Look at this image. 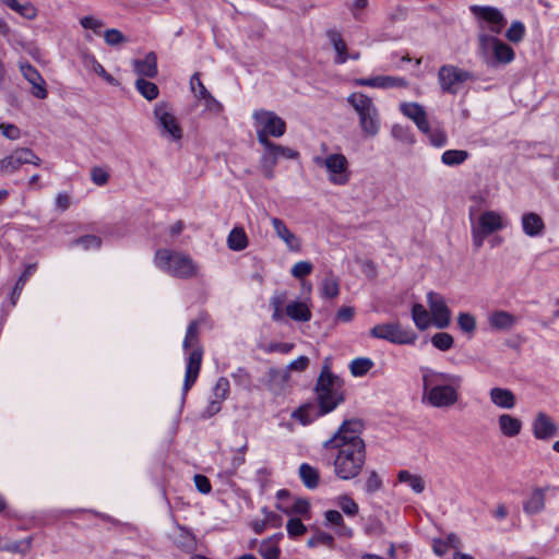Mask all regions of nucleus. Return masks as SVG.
I'll return each mask as SVG.
<instances>
[{
    "label": "nucleus",
    "mask_w": 559,
    "mask_h": 559,
    "mask_svg": "<svg viewBox=\"0 0 559 559\" xmlns=\"http://www.w3.org/2000/svg\"><path fill=\"white\" fill-rule=\"evenodd\" d=\"M135 86L138 91L141 93V95L148 100L155 99L158 95L157 85L144 79H138L135 82Z\"/></svg>",
    "instance_id": "45"
},
{
    "label": "nucleus",
    "mask_w": 559,
    "mask_h": 559,
    "mask_svg": "<svg viewBox=\"0 0 559 559\" xmlns=\"http://www.w3.org/2000/svg\"><path fill=\"white\" fill-rule=\"evenodd\" d=\"M313 270V265L309 261H299L295 263L290 270V274L295 278H304L305 276L309 275Z\"/></svg>",
    "instance_id": "53"
},
{
    "label": "nucleus",
    "mask_w": 559,
    "mask_h": 559,
    "mask_svg": "<svg viewBox=\"0 0 559 559\" xmlns=\"http://www.w3.org/2000/svg\"><path fill=\"white\" fill-rule=\"evenodd\" d=\"M286 530L288 535L293 538L299 537L307 532L305 524L297 518H293L287 522Z\"/></svg>",
    "instance_id": "54"
},
{
    "label": "nucleus",
    "mask_w": 559,
    "mask_h": 559,
    "mask_svg": "<svg viewBox=\"0 0 559 559\" xmlns=\"http://www.w3.org/2000/svg\"><path fill=\"white\" fill-rule=\"evenodd\" d=\"M347 103L358 116V123L362 134L376 138L381 130V116L372 98L361 92H354L347 96Z\"/></svg>",
    "instance_id": "4"
},
{
    "label": "nucleus",
    "mask_w": 559,
    "mask_h": 559,
    "mask_svg": "<svg viewBox=\"0 0 559 559\" xmlns=\"http://www.w3.org/2000/svg\"><path fill=\"white\" fill-rule=\"evenodd\" d=\"M401 483L407 484L416 493H420L425 489V483L419 475H413L408 471L402 469L397 474Z\"/></svg>",
    "instance_id": "38"
},
{
    "label": "nucleus",
    "mask_w": 559,
    "mask_h": 559,
    "mask_svg": "<svg viewBox=\"0 0 559 559\" xmlns=\"http://www.w3.org/2000/svg\"><path fill=\"white\" fill-rule=\"evenodd\" d=\"M372 367L373 361L367 357L355 358L349 365L350 372L354 377L365 376Z\"/></svg>",
    "instance_id": "43"
},
{
    "label": "nucleus",
    "mask_w": 559,
    "mask_h": 559,
    "mask_svg": "<svg viewBox=\"0 0 559 559\" xmlns=\"http://www.w3.org/2000/svg\"><path fill=\"white\" fill-rule=\"evenodd\" d=\"M362 424L358 419L343 421L335 433L323 442L326 450H336L334 474L342 480L356 478L366 463V444L360 438Z\"/></svg>",
    "instance_id": "1"
},
{
    "label": "nucleus",
    "mask_w": 559,
    "mask_h": 559,
    "mask_svg": "<svg viewBox=\"0 0 559 559\" xmlns=\"http://www.w3.org/2000/svg\"><path fill=\"white\" fill-rule=\"evenodd\" d=\"M424 133L429 138V141L433 146L441 147V146L445 145V143H447V134L443 130H440V129L431 130L429 128V132H424Z\"/></svg>",
    "instance_id": "60"
},
{
    "label": "nucleus",
    "mask_w": 559,
    "mask_h": 559,
    "mask_svg": "<svg viewBox=\"0 0 559 559\" xmlns=\"http://www.w3.org/2000/svg\"><path fill=\"white\" fill-rule=\"evenodd\" d=\"M518 322V319L514 314L503 311V310H497L492 311L488 316V323L490 329L495 331H508L511 330L515 323Z\"/></svg>",
    "instance_id": "26"
},
{
    "label": "nucleus",
    "mask_w": 559,
    "mask_h": 559,
    "mask_svg": "<svg viewBox=\"0 0 559 559\" xmlns=\"http://www.w3.org/2000/svg\"><path fill=\"white\" fill-rule=\"evenodd\" d=\"M556 430L557 426L545 413H539L533 421V435L536 439L547 440L556 433Z\"/></svg>",
    "instance_id": "22"
},
{
    "label": "nucleus",
    "mask_w": 559,
    "mask_h": 559,
    "mask_svg": "<svg viewBox=\"0 0 559 559\" xmlns=\"http://www.w3.org/2000/svg\"><path fill=\"white\" fill-rule=\"evenodd\" d=\"M0 2L26 20L33 21L38 15V10L32 2L20 3L17 0H0Z\"/></svg>",
    "instance_id": "30"
},
{
    "label": "nucleus",
    "mask_w": 559,
    "mask_h": 559,
    "mask_svg": "<svg viewBox=\"0 0 559 559\" xmlns=\"http://www.w3.org/2000/svg\"><path fill=\"white\" fill-rule=\"evenodd\" d=\"M337 506L347 515H356L358 513V504L347 495L337 498Z\"/></svg>",
    "instance_id": "52"
},
{
    "label": "nucleus",
    "mask_w": 559,
    "mask_h": 559,
    "mask_svg": "<svg viewBox=\"0 0 559 559\" xmlns=\"http://www.w3.org/2000/svg\"><path fill=\"white\" fill-rule=\"evenodd\" d=\"M285 314L298 322H308L312 317L308 300H293L288 302L285 307Z\"/></svg>",
    "instance_id": "27"
},
{
    "label": "nucleus",
    "mask_w": 559,
    "mask_h": 559,
    "mask_svg": "<svg viewBox=\"0 0 559 559\" xmlns=\"http://www.w3.org/2000/svg\"><path fill=\"white\" fill-rule=\"evenodd\" d=\"M501 40L492 35H488L486 33H479L478 35V49L480 56L487 63L492 62V53L496 50V43H500Z\"/></svg>",
    "instance_id": "32"
},
{
    "label": "nucleus",
    "mask_w": 559,
    "mask_h": 559,
    "mask_svg": "<svg viewBox=\"0 0 559 559\" xmlns=\"http://www.w3.org/2000/svg\"><path fill=\"white\" fill-rule=\"evenodd\" d=\"M20 71L23 78L29 83L31 94L38 98L45 99L48 96L47 84L41 74L28 62L20 63Z\"/></svg>",
    "instance_id": "16"
},
{
    "label": "nucleus",
    "mask_w": 559,
    "mask_h": 559,
    "mask_svg": "<svg viewBox=\"0 0 559 559\" xmlns=\"http://www.w3.org/2000/svg\"><path fill=\"white\" fill-rule=\"evenodd\" d=\"M427 305L432 324L438 329L448 328L451 322V310L447 306L444 298L438 293L429 292L427 294Z\"/></svg>",
    "instance_id": "15"
},
{
    "label": "nucleus",
    "mask_w": 559,
    "mask_h": 559,
    "mask_svg": "<svg viewBox=\"0 0 559 559\" xmlns=\"http://www.w3.org/2000/svg\"><path fill=\"white\" fill-rule=\"evenodd\" d=\"M252 118L254 120L258 142L262 146L272 142L270 136L281 138L286 132V122L274 111L259 109L253 111Z\"/></svg>",
    "instance_id": "7"
},
{
    "label": "nucleus",
    "mask_w": 559,
    "mask_h": 559,
    "mask_svg": "<svg viewBox=\"0 0 559 559\" xmlns=\"http://www.w3.org/2000/svg\"><path fill=\"white\" fill-rule=\"evenodd\" d=\"M227 246L233 251H241L248 247V237L243 228L235 227L230 230Z\"/></svg>",
    "instance_id": "35"
},
{
    "label": "nucleus",
    "mask_w": 559,
    "mask_h": 559,
    "mask_svg": "<svg viewBox=\"0 0 559 559\" xmlns=\"http://www.w3.org/2000/svg\"><path fill=\"white\" fill-rule=\"evenodd\" d=\"M391 135L401 142L404 143H412L413 142V134L408 127L395 123L393 124L391 129Z\"/></svg>",
    "instance_id": "51"
},
{
    "label": "nucleus",
    "mask_w": 559,
    "mask_h": 559,
    "mask_svg": "<svg viewBox=\"0 0 559 559\" xmlns=\"http://www.w3.org/2000/svg\"><path fill=\"white\" fill-rule=\"evenodd\" d=\"M488 394L491 404L498 408L509 411L516 405V397L510 389L495 386L489 390Z\"/></svg>",
    "instance_id": "20"
},
{
    "label": "nucleus",
    "mask_w": 559,
    "mask_h": 559,
    "mask_svg": "<svg viewBox=\"0 0 559 559\" xmlns=\"http://www.w3.org/2000/svg\"><path fill=\"white\" fill-rule=\"evenodd\" d=\"M326 37L330 40V44L332 45L335 57H334V63L335 64H343L349 59V53L347 49V45L345 40L343 39L342 34L336 29H329L326 32Z\"/></svg>",
    "instance_id": "25"
},
{
    "label": "nucleus",
    "mask_w": 559,
    "mask_h": 559,
    "mask_svg": "<svg viewBox=\"0 0 559 559\" xmlns=\"http://www.w3.org/2000/svg\"><path fill=\"white\" fill-rule=\"evenodd\" d=\"M471 78L469 72L452 64L442 66L438 72L441 91L448 94H456Z\"/></svg>",
    "instance_id": "13"
},
{
    "label": "nucleus",
    "mask_w": 559,
    "mask_h": 559,
    "mask_svg": "<svg viewBox=\"0 0 559 559\" xmlns=\"http://www.w3.org/2000/svg\"><path fill=\"white\" fill-rule=\"evenodd\" d=\"M383 486V480L380 474L371 469L367 473V477L365 479V490L367 493L372 495L379 491Z\"/></svg>",
    "instance_id": "44"
},
{
    "label": "nucleus",
    "mask_w": 559,
    "mask_h": 559,
    "mask_svg": "<svg viewBox=\"0 0 559 559\" xmlns=\"http://www.w3.org/2000/svg\"><path fill=\"white\" fill-rule=\"evenodd\" d=\"M496 50L492 53V61L499 63H510L514 59L513 49L503 41L496 43Z\"/></svg>",
    "instance_id": "41"
},
{
    "label": "nucleus",
    "mask_w": 559,
    "mask_h": 559,
    "mask_svg": "<svg viewBox=\"0 0 559 559\" xmlns=\"http://www.w3.org/2000/svg\"><path fill=\"white\" fill-rule=\"evenodd\" d=\"M319 293L325 299H334L340 295V281L332 271H329L323 277Z\"/></svg>",
    "instance_id": "29"
},
{
    "label": "nucleus",
    "mask_w": 559,
    "mask_h": 559,
    "mask_svg": "<svg viewBox=\"0 0 559 559\" xmlns=\"http://www.w3.org/2000/svg\"><path fill=\"white\" fill-rule=\"evenodd\" d=\"M190 88L198 100H201L210 92L200 80L199 73H194L190 79Z\"/></svg>",
    "instance_id": "55"
},
{
    "label": "nucleus",
    "mask_w": 559,
    "mask_h": 559,
    "mask_svg": "<svg viewBox=\"0 0 559 559\" xmlns=\"http://www.w3.org/2000/svg\"><path fill=\"white\" fill-rule=\"evenodd\" d=\"M200 103H202V105L204 106V108L210 111V112H213V114H221L223 111V105L217 100L215 99L211 93H209L207 95H205L201 100H199Z\"/></svg>",
    "instance_id": "59"
},
{
    "label": "nucleus",
    "mask_w": 559,
    "mask_h": 559,
    "mask_svg": "<svg viewBox=\"0 0 559 559\" xmlns=\"http://www.w3.org/2000/svg\"><path fill=\"white\" fill-rule=\"evenodd\" d=\"M203 352L200 346H195L192 352L189 354L186 376L183 381L182 391L186 395L191 386L194 384L199 377V372L201 369Z\"/></svg>",
    "instance_id": "18"
},
{
    "label": "nucleus",
    "mask_w": 559,
    "mask_h": 559,
    "mask_svg": "<svg viewBox=\"0 0 559 559\" xmlns=\"http://www.w3.org/2000/svg\"><path fill=\"white\" fill-rule=\"evenodd\" d=\"M313 407L310 405L301 406L294 413V418L299 420L302 425H308L312 421L313 417L311 416V412Z\"/></svg>",
    "instance_id": "63"
},
{
    "label": "nucleus",
    "mask_w": 559,
    "mask_h": 559,
    "mask_svg": "<svg viewBox=\"0 0 559 559\" xmlns=\"http://www.w3.org/2000/svg\"><path fill=\"white\" fill-rule=\"evenodd\" d=\"M412 318L416 328L424 331L432 324L430 312L420 304H415L412 308Z\"/></svg>",
    "instance_id": "37"
},
{
    "label": "nucleus",
    "mask_w": 559,
    "mask_h": 559,
    "mask_svg": "<svg viewBox=\"0 0 559 559\" xmlns=\"http://www.w3.org/2000/svg\"><path fill=\"white\" fill-rule=\"evenodd\" d=\"M325 520L329 524L346 530L342 514L336 510L325 512Z\"/></svg>",
    "instance_id": "64"
},
{
    "label": "nucleus",
    "mask_w": 559,
    "mask_h": 559,
    "mask_svg": "<svg viewBox=\"0 0 559 559\" xmlns=\"http://www.w3.org/2000/svg\"><path fill=\"white\" fill-rule=\"evenodd\" d=\"M80 24L84 29H91L96 35L100 34V29L104 26V22L94 15L82 16Z\"/></svg>",
    "instance_id": "50"
},
{
    "label": "nucleus",
    "mask_w": 559,
    "mask_h": 559,
    "mask_svg": "<svg viewBox=\"0 0 559 559\" xmlns=\"http://www.w3.org/2000/svg\"><path fill=\"white\" fill-rule=\"evenodd\" d=\"M175 543L185 550H193L195 547V538L191 532L185 527H178L177 534L175 535Z\"/></svg>",
    "instance_id": "40"
},
{
    "label": "nucleus",
    "mask_w": 559,
    "mask_h": 559,
    "mask_svg": "<svg viewBox=\"0 0 559 559\" xmlns=\"http://www.w3.org/2000/svg\"><path fill=\"white\" fill-rule=\"evenodd\" d=\"M299 476L307 488L314 489L319 486L320 474L316 467L302 463L299 466Z\"/></svg>",
    "instance_id": "36"
},
{
    "label": "nucleus",
    "mask_w": 559,
    "mask_h": 559,
    "mask_svg": "<svg viewBox=\"0 0 559 559\" xmlns=\"http://www.w3.org/2000/svg\"><path fill=\"white\" fill-rule=\"evenodd\" d=\"M132 64L140 76L154 78L157 74V58L154 52H148L143 59L133 60Z\"/></svg>",
    "instance_id": "28"
},
{
    "label": "nucleus",
    "mask_w": 559,
    "mask_h": 559,
    "mask_svg": "<svg viewBox=\"0 0 559 559\" xmlns=\"http://www.w3.org/2000/svg\"><path fill=\"white\" fill-rule=\"evenodd\" d=\"M229 381L224 378V377H221L218 378V380L216 381V384L214 386V396L215 399L219 400V401H224L227 399L228 396V393H229Z\"/></svg>",
    "instance_id": "58"
},
{
    "label": "nucleus",
    "mask_w": 559,
    "mask_h": 559,
    "mask_svg": "<svg viewBox=\"0 0 559 559\" xmlns=\"http://www.w3.org/2000/svg\"><path fill=\"white\" fill-rule=\"evenodd\" d=\"M399 108L405 117L414 121L421 132H429V122L424 106L418 103L404 102L400 104Z\"/></svg>",
    "instance_id": "19"
},
{
    "label": "nucleus",
    "mask_w": 559,
    "mask_h": 559,
    "mask_svg": "<svg viewBox=\"0 0 559 559\" xmlns=\"http://www.w3.org/2000/svg\"><path fill=\"white\" fill-rule=\"evenodd\" d=\"M523 233L528 237H538L545 230V223L542 216L535 212H526L521 216Z\"/></svg>",
    "instance_id": "23"
},
{
    "label": "nucleus",
    "mask_w": 559,
    "mask_h": 559,
    "mask_svg": "<svg viewBox=\"0 0 559 559\" xmlns=\"http://www.w3.org/2000/svg\"><path fill=\"white\" fill-rule=\"evenodd\" d=\"M197 341H198V322L192 321V322H190V324L187 329L186 337L183 341V347L189 348V347L193 346L197 343Z\"/></svg>",
    "instance_id": "61"
},
{
    "label": "nucleus",
    "mask_w": 559,
    "mask_h": 559,
    "mask_svg": "<svg viewBox=\"0 0 559 559\" xmlns=\"http://www.w3.org/2000/svg\"><path fill=\"white\" fill-rule=\"evenodd\" d=\"M316 394L319 405L318 415H325L343 403L345 395L343 381L324 367L316 383Z\"/></svg>",
    "instance_id": "3"
},
{
    "label": "nucleus",
    "mask_w": 559,
    "mask_h": 559,
    "mask_svg": "<svg viewBox=\"0 0 559 559\" xmlns=\"http://www.w3.org/2000/svg\"><path fill=\"white\" fill-rule=\"evenodd\" d=\"M423 381L421 401L439 409H450L461 400L463 377L456 373L439 371L429 367L420 369Z\"/></svg>",
    "instance_id": "2"
},
{
    "label": "nucleus",
    "mask_w": 559,
    "mask_h": 559,
    "mask_svg": "<svg viewBox=\"0 0 559 559\" xmlns=\"http://www.w3.org/2000/svg\"><path fill=\"white\" fill-rule=\"evenodd\" d=\"M0 2L26 20L33 21L38 15V10L32 2L20 3L17 0H0Z\"/></svg>",
    "instance_id": "31"
},
{
    "label": "nucleus",
    "mask_w": 559,
    "mask_h": 559,
    "mask_svg": "<svg viewBox=\"0 0 559 559\" xmlns=\"http://www.w3.org/2000/svg\"><path fill=\"white\" fill-rule=\"evenodd\" d=\"M40 163L41 159L31 148L20 147L0 159V176L12 175L26 164L39 166Z\"/></svg>",
    "instance_id": "12"
},
{
    "label": "nucleus",
    "mask_w": 559,
    "mask_h": 559,
    "mask_svg": "<svg viewBox=\"0 0 559 559\" xmlns=\"http://www.w3.org/2000/svg\"><path fill=\"white\" fill-rule=\"evenodd\" d=\"M270 222L274 229L275 235L285 243L288 251H301V239L288 228V226L285 224L283 219L278 217H271Z\"/></svg>",
    "instance_id": "17"
},
{
    "label": "nucleus",
    "mask_w": 559,
    "mask_h": 559,
    "mask_svg": "<svg viewBox=\"0 0 559 559\" xmlns=\"http://www.w3.org/2000/svg\"><path fill=\"white\" fill-rule=\"evenodd\" d=\"M546 488H535L532 490L530 497L523 503V510L526 514L533 515L544 511L546 506Z\"/></svg>",
    "instance_id": "24"
},
{
    "label": "nucleus",
    "mask_w": 559,
    "mask_h": 559,
    "mask_svg": "<svg viewBox=\"0 0 559 559\" xmlns=\"http://www.w3.org/2000/svg\"><path fill=\"white\" fill-rule=\"evenodd\" d=\"M154 116L163 136L178 141L182 138V130L177 118L164 104L157 105L154 109Z\"/></svg>",
    "instance_id": "14"
},
{
    "label": "nucleus",
    "mask_w": 559,
    "mask_h": 559,
    "mask_svg": "<svg viewBox=\"0 0 559 559\" xmlns=\"http://www.w3.org/2000/svg\"><path fill=\"white\" fill-rule=\"evenodd\" d=\"M104 39L106 44L109 46H117L127 41L126 36L119 29L116 28L107 29L104 33Z\"/></svg>",
    "instance_id": "57"
},
{
    "label": "nucleus",
    "mask_w": 559,
    "mask_h": 559,
    "mask_svg": "<svg viewBox=\"0 0 559 559\" xmlns=\"http://www.w3.org/2000/svg\"><path fill=\"white\" fill-rule=\"evenodd\" d=\"M457 325L462 332L473 334L476 330V318L469 312H460L457 316Z\"/></svg>",
    "instance_id": "47"
},
{
    "label": "nucleus",
    "mask_w": 559,
    "mask_h": 559,
    "mask_svg": "<svg viewBox=\"0 0 559 559\" xmlns=\"http://www.w3.org/2000/svg\"><path fill=\"white\" fill-rule=\"evenodd\" d=\"M0 131L4 138L12 141L21 138L20 129L13 123H0Z\"/></svg>",
    "instance_id": "62"
},
{
    "label": "nucleus",
    "mask_w": 559,
    "mask_h": 559,
    "mask_svg": "<svg viewBox=\"0 0 559 559\" xmlns=\"http://www.w3.org/2000/svg\"><path fill=\"white\" fill-rule=\"evenodd\" d=\"M379 88H393L400 87L405 88L408 86V82L401 76L393 75H378Z\"/></svg>",
    "instance_id": "46"
},
{
    "label": "nucleus",
    "mask_w": 559,
    "mask_h": 559,
    "mask_svg": "<svg viewBox=\"0 0 559 559\" xmlns=\"http://www.w3.org/2000/svg\"><path fill=\"white\" fill-rule=\"evenodd\" d=\"M83 64L87 70L103 78L107 83L111 85L117 84L116 79L105 70V68L96 60L93 55L84 53Z\"/></svg>",
    "instance_id": "33"
},
{
    "label": "nucleus",
    "mask_w": 559,
    "mask_h": 559,
    "mask_svg": "<svg viewBox=\"0 0 559 559\" xmlns=\"http://www.w3.org/2000/svg\"><path fill=\"white\" fill-rule=\"evenodd\" d=\"M431 343L439 350L445 352V350H449L453 346L454 338L449 333L439 332V333H436L431 337Z\"/></svg>",
    "instance_id": "48"
},
{
    "label": "nucleus",
    "mask_w": 559,
    "mask_h": 559,
    "mask_svg": "<svg viewBox=\"0 0 559 559\" xmlns=\"http://www.w3.org/2000/svg\"><path fill=\"white\" fill-rule=\"evenodd\" d=\"M471 12L478 22L480 33L489 31L492 34H500L507 25V19L503 13L495 7L472 5Z\"/></svg>",
    "instance_id": "10"
},
{
    "label": "nucleus",
    "mask_w": 559,
    "mask_h": 559,
    "mask_svg": "<svg viewBox=\"0 0 559 559\" xmlns=\"http://www.w3.org/2000/svg\"><path fill=\"white\" fill-rule=\"evenodd\" d=\"M525 35V27L522 22L514 21L508 28L506 36L512 43H520Z\"/></svg>",
    "instance_id": "49"
},
{
    "label": "nucleus",
    "mask_w": 559,
    "mask_h": 559,
    "mask_svg": "<svg viewBox=\"0 0 559 559\" xmlns=\"http://www.w3.org/2000/svg\"><path fill=\"white\" fill-rule=\"evenodd\" d=\"M264 152L261 156V171L267 179L274 177V167L276 166L280 158L295 159L299 156V153L290 147L270 142L263 146Z\"/></svg>",
    "instance_id": "11"
},
{
    "label": "nucleus",
    "mask_w": 559,
    "mask_h": 559,
    "mask_svg": "<svg viewBox=\"0 0 559 559\" xmlns=\"http://www.w3.org/2000/svg\"><path fill=\"white\" fill-rule=\"evenodd\" d=\"M468 157V153L464 150H448L442 156L441 160L444 165L455 166L463 164Z\"/></svg>",
    "instance_id": "42"
},
{
    "label": "nucleus",
    "mask_w": 559,
    "mask_h": 559,
    "mask_svg": "<svg viewBox=\"0 0 559 559\" xmlns=\"http://www.w3.org/2000/svg\"><path fill=\"white\" fill-rule=\"evenodd\" d=\"M334 543V538L332 535L328 534V533H324V532H319L317 534H314L311 538L308 539L307 542V545L308 547H317L319 545H326L329 547H331Z\"/></svg>",
    "instance_id": "56"
},
{
    "label": "nucleus",
    "mask_w": 559,
    "mask_h": 559,
    "mask_svg": "<svg viewBox=\"0 0 559 559\" xmlns=\"http://www.w3.org/2000/svg\"><path fill=\"white\" fill-rule=\"evenodd\" d=\"M370 335L374 338L384 340L399 345H412L417 340V334L403 328L400 323H381L370 330Z\"/></svg>",
    "instance_id": "9"
},
{
    "label": "nucleus",
    "mask_w": 559,
    "mask_h": 559,
    "mask_svg": "<svg viewBox=\"0 0 559 559\" xmlns=\"http://www.w3.org/2000/svg\"><path fill=\"white\" fill-rule=\"evenodd\" d=\"M280 536L274 535L266 539H263L259 546V554L263 559H278L280 558V547H278Z\"/></svg>",
    "instance_id": "34"
},
{
    "label": "nucleus",
    "mask_w": 559,
    "mask_h": 559,
    "mask_svg": "<svg viewBox=\"0 0 559 559\" xmlns=\"http://www.w3.org/2000/svg\"><path fill=\"white\" fill-rule=\"evenodd\" d=\"M499 432L506 438H515L521 433L523 423L520 418L503 413L497 418Z\"/></svg>",
    "instance_id": "21"
},
{
    "label": "nucleus",
    "mask_w": 559,
    "mask_h": 559,
    "mask_svg": "<svg viewBox=\"0 0 559 559\" xmlns=\"http://www.w3.org/2000/svg\"><path fill=\"white\" fill-rule=\"evenodd\" d=\"M313 163L325 170L329 181L334 186H346L352 177L349 162L342 153L316 156Z\"/></svg>",
    "instance_id": "8"
},
{
    "label": "nucleus",
    "mask_w": 559,
    "mask_h": 559,
    "mask_svg": "<svg viewBox=\"0 0 559 559\" xmlns=\"http://www.w3.org/2000/svg\"><path fill=\"white\" fill-rule=\"evenodd\" d=\"M154 262L162 271L175 277L190 278L198 274V265L181 252L159 249L155 253Z\"/></svg>",
    "instance_id": "5"
},
{
    "label": "nucleus",
    "mask_w": 559,
    "mask_h": 559,
    "mask_svg": "<svg viewBox=\"0 0 559 559\" xmlns=\"http://www.w3.org/2000/svg\"><path fill=\"white\" fill-rule=\"evenodd\" d=\"M270 381H269V389L274 392H280L283 389V385L288 381L289 374L287 373V370H281V369H270L269 371Z\"/></svg>",
    "instance_id": "39"
},
{
    "label": "nucleus",
    "mask_w": 559,
    "mask_h": 559,
    "mask_svg": "<svg viewBox=\"0 0 559 559\" xmlns=\"http://www.w3.org/2000/svg\"><path fill=\"white\" fill-rule=\"evenodd\" d=\"M507 225L508 221L502 213L493 210H486L481 212L471 223L472 242L474 248L476 250L480 249L489 236L504 229Z\"/></svg>",
    "instance_id": "6"
}]
</instances>
